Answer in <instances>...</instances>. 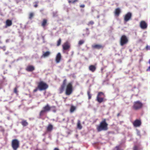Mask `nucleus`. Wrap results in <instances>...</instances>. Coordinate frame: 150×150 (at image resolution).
<instances>
[{
	"label": "nucleus",
	"mask_w": 150,
	"mask_h": 150,
	"mask_svg": "<svg viewBox=\"0 0 150 150\" xmlns=\"http://www.w3.org/2000/svg\"><path fill=\"white\" fill-rule=\"evenodd\" d=\"M13 92L16 94L17 95L18 94V91L17 90V88L16 87L14 88V89Z\"/></svg>",
	"instance_id": "32"
},
{
	"label": "nucleus",
	"mask_w": 150,
	"mask_h": 150,
	"mask_svg": "<svg viewBox=\"0 0 150 150\" xmlns=\"http://www.w3.org/2000/svg\"><path fill=\"white\" fill-rule=\"evenodd\" d=\"M133 150H138V147L137 146H135L133 147Z\"/></svg>",
	"instance_id": "36"
},
{
	"label": "nucleus",
	"mask_w": 150,
	"mask_h": 150,
	"mask_svg": "<svg viewBox=\"0 0 150 150\" xmlns=\"http://www.w3.org/2000/svg\"><path fill=\"white\" fill-rule=\"evenodd\" d=\"M148 63L149 64H150V59H149V60Z\"/></svg>",
	"instance_id": "46"
},
{
	"label": "nucleus",
	"mask_w": 150,
	"mask_h": 150,
	"mask_svg": "<svg viewBox=\"0 0 150 150\" xmlns=\"http://www.w3.org/2000/svg\"><path fill=\"white\" fill-rule=\"evenodd\" d=\"M51 109H52V111L54 112H56V107L54 106H52L51 107Z\"/></svg>",
	"instance_id": "30"
},
{
	"label": "nucleus",
	"mask_w": 150,
	"mask_h": 150,
	"mask_svg": "<svg viewBox=\"0 0 150 150\" xmlns=\"http://www.w3.org/2000/svg\"><path fill=\"white\" fill-rule=\"evenodd\" d=\"M105 96V95L104 93L102 92H100L97 94L96 100L99 103H101L106 100L104 98Z\"/></svg>",
	"instance_id": "5"
},
{
	"label": "nucleus",
	"mask_w": 150,
	"mask_h": 150,
	"mask_svg": "<svg viewBox=\"0 0 150 150\" xmlns=\"http://www.w3.org/2000/svg\"><path fill=\"white\" fill-rule=\"evenodd\" d=\"M54 150H59V149L57 148H55Z\"/></svg>",
	"instance_id": "42"
},
{
	"label": "nucleus",
	"mask_w": 150,
	"mask_h": 150,
	"mask_svg": "<svg viewBox=\"0 0 150 150\" xmlns=\"http://www.w3.org/2000/svg\"><path fill=\"white\" fill-rule=\"evenodd\" d=\"M67 82V80L66 79H64L63 81L62 84L61 85L58 90L59 93L61 94L64 92Z\"/></svg>",
	"instance_id": "9"
},
{
	"label": "nucleus",
	"mask_w": 150,
	"mask_h": 150,
	"mask_svg": "<svg viewBox=\"0 0 150 150\" xmlns=\"http://www.w3.org/2000/svg\"><path fill=\"white\" fill-rule=\"evenodd\" d=\"M35 69L34 66L31 65L28 66L26 68L25 70L26 71L28 72H31L33 71Z\"/></svg>",
	"instance_id": "15"
},
{
	"label": "nucleus",
	"mask_w": 150,
	"mask_h": 150,
	"mask_svg": "<svg viewBox=\"0 0 150 150\" xmlns=\"http://www.w3.org/2000/svg\"><path fill=\"white\" fill-rule=\"evenodd\" d=\"M133 125L135 127H138L140 126L141 124V121L139 120H136L133 122Z\"/></svg>",
	"instance_id": "14"
},
{
	"label": "nucleus",
	"mask_w": 150,
	"mask_h": 150,
	"mask_svg": "<svg viewBox=\"0 0 150 150\" xmlns=\"http://www.w3.org/2000/svg\"><path fill=\"white\" fill-rule=\"evenodd\" d=\"M87 94L88 96V98L89 99H91V96L90 93V92L89 91H88L87 92Z\"/></svg>",
	"instance_id": "31"
},
{
	"label": "nucleus",
	"mask_w": 150,
	"mask_h": 150,
	"mask_svg": "<svg viewBox=\"0 0 150 150\" xmlns=\"http://www.w3.org/2000/svg\"><path fill=\"white\" fill-rule=\"evenodd\" d=\"M120 115V113H118L117 114V117H118Z\"/></svg>",
	"instance_id": "44"
},
{
	"label": "nucleus",
	"mask_w": 150,
	"mask_h": 150,
	"mask_svg": "<svg viewBox=\"0 0 150 150\" xmlns=\"http://www.w3.org/2000/svg\"><path fill=\"white\" fill-rule=\"evenodd\" d=\"M121 12V10L120 8H118L115 9L114 13L115 16H118Z\"/></svg>",
	"instance_id": "16"
},
{
	"label": "nucleus",
	"mask_w": 150,
	"mask_h": 150,
	"mask_svg": "<svg viewBox=\"0 0 150 150\" xmlns=\"http://www.w3.org/2000/svg\"><path fill=\"white\" fill-rule=\"evenodd\" d=\"M48 87V85L43 81H40L38 83V86L33 90V92H36L38 90L41 91L46 90Z\"/></svg>",
	"instance_id": "2"
},
{
	"label": "nucleus",
	"mask_w": 150,
	"mask_h": 150,
	"mask_svg": "<svg viewBox=\"0 0 150 150\" xmlns=\"http://www.w3.org/2000/svg\"><path fill=\"white\" fill-rule=\"evenodd\" d=\"M85 5L84 4H81L80 6V7L81 8H84L85 7Z\"/></svg>",
	"instance_id": "40"
},
{
	"label": "nucleus",
	"mask_w": 150,
	"mask_h": 150,
	"mask_svg": "<svg viewBox=\"0 0 150 150\" xmlns=\"http://www.w3.org/2000/svg\"><path fill=\"white\" fill-rule=\"evenodd\" d=\"M35 3H36V4L34 5V7L35 8H36L38 7V6L37 4L38 3V2H35Z\"/></svg>",
	"instance_id": "37"
},
{
	"label": "nucleus",
	"mask_w": 150,
	"mask_h": 150,
	"mask_svg": "<svg viewBox=\"0 0 150 150\" xmlns=\"http://www.w3.org/2000/svg\"><path fill=\"white\" fill-rule=\"evenodd\" d=\"M77 127L78 129H81L82 128V126L81 125L80 121L79 120H78L77 123Z\"/></svg>",
	"instance_id": "24"
},
{
	"label": "nucleus",
	"mask_w": 150,
	"mask_h": 150,
	"mask_svg": "<svg viewBox=\"0 0 150 150\" xmlns=\"http://www.w3.org/2000/svg\"><path fill=\"white\" fill-rule=\"evenodd\" d=\"M53 126L51 124H49L47 127L46 130L47 132H50L52 130Z\"/></svg>",
	"instance_id": "18"
},
{
	"label": "nucleus",
	"mask_w": 150,
	"mask_h": 150,
	"mask_svg": "<svg viewBox=\"0 0 150 150\" xmlns=\"http://www.w3.org/2000/svg\"><path fill=\"white\" fill-rule=\"evenodd\" d=\"M139 25L140 28L143 29H146L148 26L147 23L144 21H142L140 22Z\"/></svg>",
	"instance_id": "12"
},
{
	"label": "nucleus",
	"mask_w": 150,
	"mask_h": 150,
	"mask_svg": "<svg viewBox=\"0 0 150 150\" xmlns=\"http://www.w3.org/2000/svg\"><path fill=\"white\" fill-rule=\"evenodd\" d=\"M63 50H69L70 48V45L67 41L64 42L62 45Z\"/></svg>",
	"instance_id": "11"
},
{
	"label": "nucleus",
	"mask_w": 150,
	"mask_h": 150,
	"mask_svg": "<svg viewBox=\"0 0 150 150\" xmlns=\"http://www.w3.org/2000/svg\"><path fill=\"white\" fill-rule=\"evenodd\" d=\"M92 47L93 49L99 50L100 49H103L104 47V46L101 45L97 44L92 45Z\"/></svg>",
	"instance_id": "13"
},
{
	"label": "nucleus",
	"mask_w": 150,
	"mask_h": 150,
	"mask_svg": "<svg viewBox=\"0 0 150 150\" xmlns=\"http://www.w3.org/2000/svg\"><path fill=\"white\" fill-rule=\"evenodd\" d=\"M108 124L105 119H103L98 125L96 126V129L98 132L102 131H106L108 129Z\"/></svg>",
	"instance_id": "1"
},
{
	"label": "nucleus",
	"mask_w": 150,
	"mask_h": 150,
	"mask_svg": "<svg viewBox=\"0 0 150 150\" xmlns=\"http://www.w3.org/2000/svg\"><path fill=\"white\" fill-rule=\"evenodd\" d=\"M0 128H1V129L0 130V131L1 132H4V129H3L2 127L1 126H0Z\"/></svg>",
	"instance_id": "39"
},
{
	"label": "nucleus",
	"mask_w": 150,
	"mask_h": 150,
	"mask_svg": "<svg viewBox=\"0 0 150 150\" xmlns=\"http://www.w3.org/2000/svg\"><path fill=\"white\" fill-rule=\"evenodd\" d=\"M50 53L49 51H47L44 52L42 54V57H46L48 56L50 54Z\"/></svg>",
	"instance_id": "23"
},
{
	"label": "nucleus",
	"mask_w": 150,
	"mask_h": 150,
	"mask_svg": "<svg viewBox=\"0 0 150 150\" xmlns=\"http://www.w3.org/2000/svg\"><path fill=\"white\" fill-rule=\"evenodd\" d=\"M132 16V13L130 12L127 13L124 17V20L125 22H127L131 19Z\"/></svg>",
	"instance_id": "10"
},
{
	"label": "nucleus",
	"mask_w": 150,
	"mask_h": 150,
	"mask_svg": "<svg viewBox=\"0 0 150 150\" xmlns=\"http://www.w3.org/2000/svg\"><path fill=\"white\" fill-rule=\"evenodd\" d=\"M128 38L125 35H123L121 36L120 40V45L121 46H123L127 44L128 42Z\"/></svg>",
	"instance_id": "7"
},
{
	"label": "nucleus",
	"mask_w": 150,
	"mask_h": 150,
	"mask_svg": "<svg viewBox=\"0 0 150 150\" xmlns=\"http://www.w3.org/2000/svg\"><path fill=\"white\" fill-rule=\"evenodd\" d=\"M78 0H73L72 1V3L74 4L75 3L77 2Z\"/></svg>",
	"instance_id": "38"
},
{
	"label": "nucleus",
	"mask_w": 150,
	"mask_h": 150,
	"mask_svg": "<svg viewBox=\"0 0 150 150\" xmlns=\"http://www.w3.org/2000/svg\"><path fill=\"white\" fill-rule=\"evenodd\" d=\"M113 150H123L122 149L120 146H117L115 147Z\"/></svg>",
	"instance_id": "25"
},
{
	"label": "nucleus",
	"mask_w": 150,
	"mask_h": 150,
	"mask_svg": "<svg viewBox=\"0 0 150 150\" xmlns=\"http://www.w3.org/2000/svg\"><path fill=\"white\" fill-rule=\"evenodd\" d=\"M51 109V107L49 104H47L42 108V110L40 112L39 116L40 117H42L44 115L45 113L50 111Z\"/></svg>",
	"instance_id": "4"
},
{
	"label": "nucleus",
	"mask_w": 150,
	"mask_h": 150,
	"mask_svg": "<svg viewBox=\"0 0 150 150\" xmlns=\"http://www.w3.org/2000/svg\"><path fill=\"white\" fill-rule=\"evenodd\" d=\"M72 1L69 0L68 1V2L69 3H72Z\"/></svg>",
	"instance_id": "43"
},
{
	"label": "nucleus",
	"mask_w": 150,
	"mask_h": 150,
	"mask_svg": "<svg viewBox=\"0 0 150 150\" xmlns=\"http://www.w3.org/2000/svg\"><path fill=\"white\" fill-rule=\"evenodd\" d=\"M73 90L72 83H69L66 86L65 94L67 96L70 95L73 92Z\"/></svg>",
	"instance_id": "3"
},
{
	"label": "nucleus",
	"mask_w": 150,
	"mask_h": 150,
	"mask_svg": "<svg viewBox=\"0 0 150 150\" xmlns=\"http://www.w3.org/2000/svg\"><path fill=\"white\" fill-rule=\"evenodd\" d=\"M61 56L60 53L59 52L57 54L56 57V61L57 63H59L61 59Z\"/></svg>",
	"instance_id": "17"
},
{
	"label": "nucleus",
	"mask_w": 150,
	"mask_h": 150,
	"mask_svg": "<svg viewBox=\"0 0 150 150\" xmlns=\"http://www.w3.org/2000/svg\"><path fill=\"white\" fill-rule=\"evenodd\" d=\"M94 23V22L93 21H89L87 25H92Z\"/></svg>",
	"instance_id": "33"
},
{
	"label": "nucleus",
	"mask_w": 150,
	"mask_h": 150,
	"mask_svg": "<svg viewBox=\"0 0 150 150\" xmlns=\"http://www.w3.org/2000/svg\"><path fill=\"white\" fill-rule=\"evenodd\" d=\"M147 71H150V66L146 70Z\"/></svg>",
	"instance_id": "41"
},
{
	"label": "nucleus",
	"mask_w": 150,
	"mask_h": 150,
	"mask_svg": "<svg viewBox=\"0 0 150 150\" xmlns=\"http://www.w3.org/2000/svg\"><path fill=\"white\" fill-rule=\"evenodd\" d=\"M84 30L85 31L87 32L86 34V35H88L89 34V32L88 28H86V30Z\"/></svg>",
	"instance_id": "34"
},
{
	"label": "nucleus",
	"mask_w": 150,
	"mask_h": 150,
	"mask_svg": "<svg viewBox=\"0 0 150 150\" xmlns=\"http://www.w3.org/2000/svg\"><path fill=\"white\" fill-rule=\"evenodd\" d=\"M89 69L92 72H94L96 69V67L94 65H91L88 67Z\"/></svg>",
	"instance_id": "19"
},
{
	"label": "nucleus",
	"mask_w": 150,
	"mask_h": 150,
	"mask_svg": "<svg viewBox=\"0 0 150 150\" xmlns=\"http://www.w3.org/2000/svg\"><path fill=\"white\" fill-rule=\"evenodd\" d=\"M145 49L146 50H150V46L147 45L145 47Z\"/></svg>",
	"instance_id": "35"
},
{
	"label": "nucleus",
	"mask_w": 150,
	"mask_h": 150,
	"mask_svg": "<svg viewBox=\"0 0 150 150\" xmlns=\"http://www.w3.org/2000/svg\"><path fill=\"white\" fill-rule=\"evenodd\" d=\"M21 123L23 126H26L28 125V123L27 122L26 120H23Z\"/></svg>",
	"instance_id": "21"
},
{
	"label": "nucleus",
	"mask_w": 150,
	"mask_h": 150,
	"mask_svg": "<svg viewBox=\"0 0 150 150\" xmlns=\"http://www.w3.org/2000/svg\"><path fill=\"white\" fill-rule=\"evenodd\" d=\"M34 16V14L33 12H31L30 13L29 15V18L30 19H31Z\"/></svg>",
	"instance_id": "26"
},
{
	"label": "nucleus",
	"mask_w": 150,
	"mask_h": 150,
	"mask_svg": "<svg viewBox=\"0 0 150 150\" xmlns=\"http://www.w3.org/2000/svg\"><path fill=\"white\" fill-rule=\"evenodd\" d=\"M84 42V41L83 40H80L78 42V45H81L83 44Z\"/></svg>",
	"instance_id": "29"
},
{
	"label": "nucleus",
	"mask_w": 150,
	"mask_h": 150,
	"mask_svg": "<svg viewBox=\"0 0 150 150\" xmlns=\"http://www.w3.org/2000/svg\"><path fill=\"white\" fill-rule=\"evenodd\" d=\"M83 35H84V34H83Z\"/></svg>",
	"instance_id": "47"
},
{
	"label": "nucleus",
	"mask_w": 150,
	"mask_h": 150,
	"mask_svg": "<svg viewBox=\"0 0 150 150\" xmlns=\"http://www.w3.org/2000/svg\"><path fill=\"white\" fill-rule=\"evenodd\" d=\"M143 106L142 103L139 101L134 102L132 106V108L135 110H138L142 108Z\"/></svg>",
	"instance_id": "6"
},
{
	"label": "nucleus",
	"mask_w": 150,
	"mask_h": 150,
	"mask_svg": "<svg viewBox=\"0 0 150 150\" xmlns=\"http://www.w3.org/2000/svg\"><path fill=\"white\" fill-rule=\"evenodd\" d=\"M12 21L11 20H10V26L12 25Z\"/></svg>",
	"instance_id": "45"
},
{
	"label": "nucleus",
	"mask_w": 150,
	"mask_h": 150,
	"mask_svg": "<svg viewBox=\"0 0 150 150\" xmlns=\"http://www.w3.org/2000/svg\"><path fill=\"white\" fill-rule=\"evenodd\" d=\"M76 107L73 105H71L70 109V112L71 113H73L76 110Z\"/></svg>",
	"instance_id": "20"
},
{
	"label": "nucleus",
	"mask_w": 150,
	"mask_h": 150,
	"mask_svg": "<svg viewBox=\"0 0 150 150\" xmlns=\"http://www.w3.org/2000/svg\"><path fill=\"white\" fill-rule=\"evenodd\" d=\"M47 24V20L46 19H44L41 25L43 27H45Z\"/></svg>",
	"instance_id": "22"
},
{
	"label": "nucleus",
	"mask_w": 150,
	"mask_h": 150,
	"mask_svg": "<svg viewBox=\"0 0 150 150\" xmlns=\"http://www.w3.org/2000/svg\"><path fill=\"white\" fill-rule=\"evenodd\" d=\"M9 26V19H8L6 22V25L4 26V28H6Z\"/></svg>",
	"instance_id": "27"
},
{
	"label": "nucleus",
	"mask_w": 150,
	"mask_h": 150,
	"mask_svg": "<svg viewBox=\"0 0 150 150\" xmlns=\"http://www.w3.org/2000/svg\"><path fill=\"white\" fill-rule=\"evenodd\" d=\"M11 146L13 150H17L19 146V141L17 139L13 140L11 142Z\"/></svg>",
	"instance_id": "8"
},
{
	"label": "nucleus",
	"mask_w": 150,
	"mask_h": 150,
	"mask_svg": "<svg viewBox=\"0 0 150 150\" xmlns=\"http://www.w3.org/2000/svg\"><path fill=\"white\" fill-rule=\"evenodd\" d=\"M61 38H59V40L57 41V46H59L61 44Z\"/></svg>",
	"instance_id": "28"
}]
</instances>
